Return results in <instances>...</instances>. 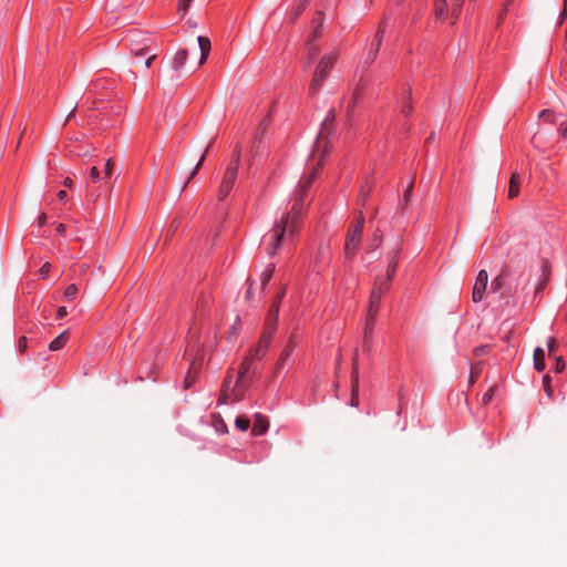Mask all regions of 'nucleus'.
<instances>
[{
  "mask_svg": "<svg viewBox=\"0 0 567 567\" xmlns=\"http://www.w3.org/2000/svg\"><path fill=\"white\" fill-rule=\"evenodd\" d=\"M305 194L297 193L293 206L289 213H286L275 223L270 230V238L267 246V252L270 257L275 256L281 247L286 237L292 236L298 226V218L305 207Z\"/></svg>",
  "mask_w": 567,
  "mask_h": 567,
  "instance_id": "obj_1",
  "label": "nucleus"
},
{
  "mask_svg": "<svg viewBox=\"0 0 567 567\" xmlns=\"http://www.w3.org/2000/svg\"><path fill=\"white\" fill-rule=\"evenodd\" d=\"M334 120L336 111L330 110L321 124L320 132L315 143L311 158L312 161L317 159L315 165H318V167L322 166V161L330 151L331 144L329 142V136L332 134Z\"/></svg>",
  "mask_w": 567,
  "mask_h": 567,
  "instance_id": "obj_2",
  "label": "nucleus"
},
{
  "mask_svg": "<svg viewBox=\"0 0 567 567\" xmlns=\"http://www.w3.org/2000/svg\"><path fill=\"white\" fill-rule=\"evenodd\" d=\"M363 226L364 216L362 213H360L355 220L350 224L347 233L344 244V255L347 259H353L357 255L362 240Z\"/></svg>",
  "mask_w": 567,
  "mask_h": 567,
  "instance_id": "obj_3",
  "label": "nucleus"
},
{
  "mask_svg": "<svg viewBox=\"0 0 567 567\" xmlns=\"http://www.w3.org/2000/svg\"><path fill=\"white\" fill-rule=\"evenodd\" d=\"M337 59V52H330L321 58L315 71L313 79L310 83V93L312 95L319 92L323 81L328 78L329 72L334 65Z\"/></svg>",
  "mask_w": 567,
  "mask_h": 567,
  "instance_id": "obj_4",
  "label": "nucleus"
},
{
  "mask_svg": "<svg viewBox=\"0 0 567 567\" xmlns=\"http://www.w3.org/2000/svg\"><path fill=\"white\" fill-rule=\"evenodd\" d=\"M238 171H236L235 165H228L226 168L221 185L219 187L218 199L224 200L230 193L234 187V184L237 178Z\"/></svg>",
  "mask_w": 567,
  "mask_h": 567,
  "instance_id": "obj_5",
  "label": "nucleus"
},
{
  "mask_svg": "<svg viewBox=\"0 0 567 567\" xmlns=\"http://www.w3.org/2000/svg\"><path fill=\"white\" fill-rule=\"evenodd\" d=\"M400 252H401V240H399L396 246L389 254L390 256H389V262H388V267H386V278L383 280H380V282H379V284H383L382 287L384 289L389 288V284L394 276V272H395V269L398 266V261H399Z\"/></svg>",
  "mask_w": 567,
  "mask_h": 567,
  "instance_id": "obj_6",
  "label": "nucleus"
},
{
  "mask_svg": "<svg viewBox=\"0 0 567 567\" xmlns=\"http://www.w3.org/2000/svg\"><path fill=\"white\" fill-rule=\"evenodd\" d=\"M351 406L357 408L359 405V367H358V352H354L352 359V374H351Z\"/></svg>",
  "mask_w": 567,
  "mask_h": 567,
  "instance_id": "obj_7",
  "label": "nucleus"
},
{
  "mask_svg": "<svg viewBox=\"0 0 567 567\" xmlns=\"http://www.w3.org/2000/svg\"><path fill=\"white\" fill-rule=\"evenodd\" d=\"M487 281L488 275L486 270L483 269L478 272L473 287L472 300L474 302H480L483 300L487 287Z\"/></svg>",
  "mask_w": 567,
  "mask_h": 567,
  "instance_id": "obj_8",
  "label": "nucleus"
},
{
  "mask_svg": "<svg viewBox=\"0 0 567 567\" xmlns=\"http://www.w3.org/2000/svg\"><path fill=\"white\" fill-rule=\"evenodd\" d=\"M271 339V332H264L257 346L250 349L249 351L251 358L261 359L266 354L267 349L270 346Z\"/></svg>",
  "mask_w": 567,
  "mask_h": 567,
  "instance_id": "obj_9",
  "label": "nucleus"
},
{
  "mask_svg": "<svg viewBox=\"0 0 567 567\" xmlns=\"http://www.w3.org/2000/svg\"><path fill=\"white\" fill-rule=\"evenodd\" d=\"M383 284H379L371 292L370 296V307H369V313L368 318L374 319L378 310H379V303L382 298L383 292L386 290L383 287Z\"/></svg>",
  "mask_w": 567,
  "mask_h": 567,
  "instance_id": "obj_10",
  "label": "nucleus"
},
{
  "mask_svg": "<svg viewBox=\"0 0 567 567\" xmlns=\"http://www.w3.org/2000/svg\"><path fill=\"white\" fill-rule=\"evenodd\" d=\"M324 22V16L321 11H318L316 16L312 19V31L308 38V43H313L316 40H318L321 37V30Z\"/></svg>",
  "mask_w": 567,
  "mask_h": 567,
  "instance_id": "obj_11",
  "label": "nucleus"
},
{
  "mask_svg": "<svg viewBox=\"0 0 567 567\" xmlns=\"http://www.w3.org/2000/svg\"><path fill=\"white\" fill-rule=\"evenodd\" d=\"M268 427H269L268 419L259 413L255 414L254 425H252V430H251L252 435H255V436L262 435L264 433L267 432Z\"/></svg>",
  "mask_w": 567,
  "mask_h": 567,
  "instance_id": "obj_12",
  "label": "nucleus"
},
{
  "mask_svg": "<svg viewBox=\"0 0 567 567\" xmlns=\"http://www.w3.org/2000/svg\"><path fill=\"white\" fill-rule=\"evenodd\" d=\"M319 169H320V167H318V165H315L312 167L311 173L306 178H303L301 181L300 188L298 190L299 193L305 194V195L307 194V192L310 188V186L312 185Z\"/></svg>",
  "mask_w": 567,
  "mask_h": 567,
  "instance_id": "obj_13",
  "label": "nucleus"
},
{
  "mask_svg": "<svg viewBox=\"0 0 567 567\" xmlns=\"http://www.w3.org/2000/svg\"><path fill=\"white\" fill-rule=\"evenodd\" d=\"M198 45L200 49V60L199 64H204L208 58L209 51H210V41L206 37H198L197 38Z\"/></svg>",
  "mask_w": 567,
  "mask_h": 567,
  "instance_id": "obj_14",
  "label": "nucleus"
},
{
  "mask_svg": "<svg viewBox=\"0 0 567 567\" xmlns=\"http://www.w3.org/2000/svg\"><path fill=\"white\" fill-rule=\"evenodd\" d=\"M385 28H386L385 20H382L379 23V25H378V29H377V32H375V35H374V40H373V43L371 45V49H373V50H375L378 52H379L381 43L383 41V37H384V33H385Z\"/></svg>",
  "mask_w": 567,
  "mask_h": 567,
  "instance_id": "obj_15",
  "label": "nucleus"
},
{
  "mask_svg": "<svg viewBox=\"0 0 567 567\" xmlns=\"http://www.w3.org/2000/svg\"><path fill=\"white\" fill-rule=\"evenodd\" d=\"M187 58H188L187 50L183 49V50L177 51L172 61V66H173L174 71H179L184 66Z\"/></svg>",
  "mask_w": 567,
  "mask_h": 567,
  "instance_id": "obj_16",
  "label": "nucleus"
},
{
  "mask_svg": "<svg viewBox=\"0 0 567 567\" xmlns=\"http://www.w3.org/2000/svg\"><path fill=\"white\" fill-rule=\"evenodd\" d=\"M255 360V358H251L250 354H248L245 360L243 361V363L240 364L239 367V371H238V379H237V382H236V386H238L239 384H241V382L244 381V378L245 375L247 374V372L249 371L250 369V365H251V361Z\"/></svg>",
  "mask_w": 567,
  "mask_h": 567,
  "instance_id": "obj_17",
  "label": "nucleus"
},
{
  "mask_svg": "<svg viewBox=\"0 0 567 567\" xmlns=\"http://www.w3.org/2000/svg\"><path fill=\"white\" fill-rule=\"evenodd\" d=\"M68 339H69L68 331L61 332L53 341H51V343L49 344V350L58 351V350L62 349L66 344Z\"/></svg>",
  "mask_w": 567,
  "mask_h": 567,
  "instance_id": "obj_18",
  "label": "nucleus"
},
{
  "mask_svg": "<svg viewBox=\"0 0 567 567\" xmlns=\"http://www.w3.org/2000/svg\"><path fill=\"white\" fill-rule=\"evenodd\" d=\"M534 367L537 371L545 370V351L543 348H536L534 351Z\"/></svg>",
  "mask_w": 567,
  "mask_h": 567,
  "instance_id": "obj_19",
  "label": "nucleus"
},
{
  "mask_svg": "<svg viewBox=\"0 0 567 567\" xmlns=\"http://www.w3.org/2000/svg\"><path fill=\"white\" fill-rule=\"evenodd\" d=\"M520 179L517 173H514L509 181L508 197L515 198L519 194Z\"/></svg>",
  "mask_w": 567,
  "mask_h": 567,
  "instance_id": "obj_20",
  "label": "nucleus"
},
{
  "mask_svg": "<svg viewBox=\"0 0 567 567\" xmlns=\"http://www.w3.org/2000/svg\"><path fill=\"white\" fill-rule=\"evenodd\" d=\"M293 347H295V343H293V338L291 337L288 341V344L286 347V349L282 351V353L280 354L279 357V360L276 364V369L277 371L280 370L282 368V365L285 364V361L288 359V357L290 355V353L292 352L293 350Z\"/></svg>",
  "mask_w": 567,
  "mask_h": 567,
  "instance_id": "obj_21",
  "label": "nucleus"
},
{
  "mask_svg": "<svg viewBox=\"0 0 567 567\" xmlns=\"http://www.w3.org/2000/svg\"><path fill=\"white\" fill-rule=\"evenodd\" d=\"M382 239L383 234L379 229H377L373 234L371 243H369L367 246V252L375 251L380 247Z\"/></svg>",
  "mask_w": 567,
  "mask_h": 567,
  "instance_id": "obj_22",
  "label": "nucleus"
},
{
  "mask_svg": "<svg viewBox=\"0 0 567 567\" xmlns=\"http://www.w3.org/2000/svg\"><path fill=\"white\" fill-rule=\"evenodd\" d=\"M231 394H234V398H230L229 392H226L225 390H221L218 404H227L229 402H235L240 400V395L235 394V389L231 390Z\"/></svg>",
  "mask_w": 567,
  "mask_h": 567,
  "instance_id": "obj_23",
  "label": "nucleus"
},
{
  "mask_svg": "<svg viewBox=\"0 0 567 567\" xmlns=\"http://www.w3.org/2000/svg\"><path fill=\"white\" fill-rule=\"evenodd\" d=\"M274 272H275V265L274 264L268 265L267 268L261 274V278H260L262 288L269 282Z\"/></svg>",
  "mask_w": 567,
  "mask_h": 567,
  "instance_id": "obj_24",
  "label": "nucleus"
},
{
  "mask_svg": "<svg viewBox=\"0 0 567 567\" xmlns=\"http://www.w3.org/2000/svg\"><path fill=\"white\" fill-rule=\"evenodd\" d=\"M401 113L405 116H410L412 113V104H411V91L406 92V96L401 105Z\"/></svg>",
  "mask_w": 567,
  "mask_h": 567,
  "instance_id": "obj_25",
  "label": "nucleus"
},
{
  "mask_svg": "<svg viewBox=\"0 0 567 567\" xmlns=\"http://www.w3.org/2000/svg\"><path fill=\"white\" fill-rule=\"evenodd\" d=\"M360 95H361V90L359 87H355L353 91V94L348 103V106H347V111H348L349 115L353 112V109H354L358 100L360 99Z\"/></svg>",
  "mask_w": 567,
  "mask_h": 567,
  "instance_id": "obj_26",
  "label": "nucleus"
},
{
  "mask_svg": "<svg viewBox=\"0 0 567 567\" xmlns=\"http://www.w3.org/2000/svg\"><path fill=\"white\" fill-rule=\"evenodd\" d=\"M447 10L446 0H437L435 6V16L439 19H442L445 16V12Z\"/></svg>",
  "mask_w": 567,
  "mask_h": 567,
  "instance_id": "obj_27",
  "label": "nucleus"
},
{
  "mask_svg": "<svg viewBox=\"0 0 567 567\" xmlns=\"http://www.w3.org/2000/svg\"><path fill=\"white\" fill-rule=\"evenodd\" d=\"M279 308L278 302H272L269 309L268 317L274 319L272 329H276L278 315H279Z\"/></svg>",
  "mask_w": 567,
  "mask_h": 567,
  "instance_id": "obj_28",
  "label": "nucleus"
},
{
  "mask_svg": "<svg viewBox=\"0 0 567 567\" xmlns=\"http://www.w3.org/2000/svg\"><path fill=\"white\" fill-rule=\"evenodd\" d=\"M78 287L76 285L72 284L70 286H68L64 290V298L66 300H74L78 296Z\"/></svg>",
  "mask_w": 567,
  "mask_h": 567,
  "instance_id": "obj_29",
  "label": "nucleus"
},
{
  "mask_svg": "<svg viewBox=\"0 0 567 567\" xmlns=\"http://www.w3.org/2000/svg\"><path fill=\"white\" fill-rule=\"evenodd\" d=\"M310 0H299L298 6L291 12V20H296L299 14L305 10L306 6Z\"/></svg>",
  "mask_w": 567,
  "mask_h": 567,
  "instance_id": "obj_30",
  "label": "nucleus"
},
{
  "mask_svg": "<svg viewBox=\"0 0 567 567\" xmlns=\"http://www.w3.org/2000/svg\"><path fill=\"white\" fill-rule=\"evenodd\" d=\"M548 276H549L548 266H547V264H544L543 265V278L536 287V292H539L545 287Z\"/></svg>",
  "mask_w": 567,
  "mask_h": 567,
  "instance_id": "obj_31",
  "label": "nucleus"
},
{
  "mask_svg": "<svg viewBox=\"0 0 567 567\" xmlns=\"http://www.w3.org/2000/svg\"><path fill=\"white\" fill-rule=\"evenodd\" d=\"M205 161V154H203L198 161V163L196 164L195 168L192 171V173L189 174L187 181L185 182L183 188L186 187V185L195 177V175L198 173V171L200 169V167L203 166V163Z\"/></svg>",
  "mask_w": 567,
  "mask_h": 567,
  "instance_id": "obj_32",
  "label": "nucleus"
},
{
  "mask_svg": "<svg viewBox=\"0 0 567 567\" xmlns=\"http://www.w3.org/2000/svg\"><path fill=\"white\" fill-rule=\"evenodd\" d=\"M205 161V154H203L198 161V163L196 164L195 168L192 171V173L189 174L187 181L185 182L183 188L186 187V185L195 177V175L198 173V171L200 169V167L203 166V163Z\"/></svg>",
  "mask_w": 567,
  "mask_h": 567,
  "instance_id": "obj_33",
  "label": "nucleus"
},
{
  "mask_svg": "<svg viewBox=\"0 0 567 567\" xmlns=\"http://www.w3.org/2000/svg\"><path fill=\"white\" fill-rule=\"evenodd\" d=\"M203 365V357H196L193 359V361L190 362V365H189V371L190 372H194V373H197L199 372L200 368Z\"/></svg>",
  "mask_w": 567,
  "mask_h": 567,
  "instance_id": "obj_34",
  "label": "nucleus"
},
{
  "mask_svg": "<svg viewBox=\"0 0 567 567\" xmlns=\"http://www.w3.org/2000/svg\"><path fill=\"white\" fill-rule=\"evenodd\" d=\"M235 424L239 430L247 431L250 425V421L245 416H238Z\"/></svg>",
  "mask_w": 567,
  "mask_h": 567,
  "instance_id": "obj_35",
  "label": "nucleus"
},
{
  "mask_svg": "<svg viewBox=\"0 0 567 567\" xmlns=\"http://www.w3.org/2000/svg\"><path fill=\"white\" fill-rule=\"evenodd\" d=\"M550 377L548 374H545L544 378H543V386H544V390L546 392V394L550 398L553 396V389H551V385H550Z\"/></svg>",
  "mask_w": 567,
  "mask_h": 567,
  "instance_id": "obj_36",
  "label": "nucleus"
},
{
  "mask_svg": "<svg viewBox=\"0 0 567 567\" xmlns=\"http://www.w3.org/2000/svg\"><path fill=\"white\" fill-rule=\"evenodd\" d=\"M196 378H197V373H194V372H190L188 370L186 377H185V380H184V385L186 389L190 388L195 381H196Z\"/></svg>",
  "mask_w": 567,
  "mask_h": 567,
  "instance_id": "obj_37",
  "label": "nucleus"
},
{
  "mask_svg": "<svg viewBox=\"0 0 567 567\" xmlns=\"http://www.w3.org/2000/svg\"><path fill=\"white\" fill-rule=\"evenodd\" d=\"M371 192V186L365 184L361 187V192H360V198H361V204L362 205H365L367 200H368V197H369V194Z\"/></svg>",
  "mask_w": 567,
  "mask_h": 567,
  "instance_id": "obj_38",
  "label": "nucleus"
},
{
  "mask_svg": "<svg viewBox=\"0 0 567 567\" xmlns=\"http://www.w3.org/2000/svg\"><path fill=\"white\" fill-rule=\"evenodd\" d=\"M239 162H240V146L237 145L235 147V151H234V154H233V157H231V162H230L229 165H235L236 171H238Z\"/></svg>",
  "mask_w": 567,
  "mask_h": 567,
  "instance_id": "obj_39",
  "label": "nucleus"
},
{
  "mask_svg": "<svg viewBox=\"0 0 567 567\" xmlns=\"http://www.w3.org/2000/svg\"><path fill=\"white\" fill-rule=\"evenodd\" d=\"M413 187H414V179H412L410 182V184L408 185V187H406V189L404 192V203H405V205H409L411 203Z\"/></svg>",
  "mask_w": 567,
  "mask_h": 567,
  "instance_id": "obj_40",
  "label": "nucleus"
},
{
  "mask_svg": "<svg viewBox=\"0 0 567 567\" xmlns=\"http://www.w3.org/2000/svg\"><path fill=\"white\" fill-rule=\"evenodd\" d=\"M134 58H141L150 54V49L147 47L132 49L131 50Z\"/></svg>",
  "mask_w": 567,
  "mask_h": 567,
  "instance_id": "obj_41",
  "label": "nucleus"
},
{
  "mask_svg": "<svg viewBox=\"0 0 567 567\" xmlns=\"http://www.w3.org/2000/svg\"><path fill=\"white\" fill-rule=\"evenodd\" d=\"M504 285V276L498 275L493 281H492V289L493 291H498Z\"/></svg>",
  "mask_w": 567,
  "mask_h": 567,
  "instance_id": "obj_42",
  "label": "nucleus"
},
{
  "mask_svg": "<svg viewBox=\"0 0 567 567\" xmlns=\"http://www.w3.org/2000/svg\"><path fill=\"white\" fill-rule=\"evenodd\" d=\"M193 0H179L178 2V11L184 16L186 14L190 3Z\"/></svg>",
  "mask_w": 567,
  "mask_h": 567,
  "instance_id": "obj_43",
  "label": "nucleus"
},
{
  "mask_svg": "<svg viewBox=\"0 0 567 567\" xmlns=\"http://www.w3.org/2000/svg\"><path fill=\"white\" fill-rule=\"evenodd\" d=\"M495 390H496V385H493L488 391H486L484 393L483 399H482L484 404H488L491 402V400L494 396Z\"/></svg>",
  "mask_w": 567,
  "mask_h": 567,
  "instance_id": "obj_44",
  "label": "nucleus"
},
{
  "mask_svg": "<svg viewBox=\"0 0 567 567\" xmlns=\"http://www.w3.org/2000/svg\"><path fill=\"white\" fill-rule=\"evenodd\" d=\"M114 169V162L112 158L107 159L104 168V178L107 179Z\"/></svg>",
  "mask_w": 567,
  "mask_h": 567,
  "instance_id": "obj_45",
  "label": "nucleus"
},
{
  "mask_svg": "<svg viewBox=\"0 0 567 567\" xmlns=\"http://www.w3.org/2000/svg\"><path fill=\"white\" fill-rule=\"evenodd\" d=\"M90 177L93 183H97L101 179V173L97 167H95V166L91 167Z\"/></svg>",
  "mask_w": 567,
  "mask_h": 567,
  "instance_id": "obj_46",
  "label": "nucleus"
},
{
  "mask_svg": "<svg viewBox=\"0 0 567 567\" xmlns=\"http://www.w3.org/2000/svg\"><path fill=\"white\" fill-rule=\"evenodd\" d=\"M377 55H378V51L373 50V49H370L368 54H367V58L364 60V63L367 65H370L371 63L374 62V60L377 59Z\"/></svg>",
  "mask_w": 567,
  "mask_h": 567,
  "instance_id": "obj_47",
  "label": "nucleus"
},
{
  "mask_svg": "<svg viewBox=\"0 0 567 567\" xmlns=\"http://www.w3.org/2000/svg\"><path fill=\"white\" fill-rule=\"evenodd\" d=\"M318 53H319L318 47L311 44L309 48V51H308V62H311L313 59H316Z\"/></svg>",
  "mask_w": 567,
  "mask_h": 567,
  "instance_id": "obj_48",
  "label": "nucleus"
},
{
  "mask_svg": "<svg viewBox=\"0 0 567 567\" xmlns=\"http://www.w3.org/2000/svg\"><path fill=\"white\" fill-rule=\"evenodd\" d=\"M373 322H374V319L368 318L367 327H365V333H364V339L365 340H368L371 337V334H372Z\"/></svg>",
  "mask_w": 567,
  "mask_h": 567,
  "instance_id": "obj_49",
  "label": "nucleus"
},
{
  "mask_svg": "<svg viewBox=\"0 0 567 567\" xmlns=\"http://www.w3.org/2000/svg\"><path fill=\"white\" fill-rule=\"evenodd\" d=\"M564 369H565V361H564V359L561 357L556 358L555 371L557 373H560V372L564 371Z\"/></svg>",
  "mask_w": 567,
  "mask_h": 567,
  "instance_id": "obj_50",
  "label": "nucleus"
},
{
  "mask_svg": "<svg viewBox=\"0 0 567 567\" xmlns=\"http://www.w3.org/2000/svg\"><path fill=\"white\" fill-rule=\"evenodd\" d=\"M488 352V346H480L474 349V354L477 357L484 355Z\"/></svg>",
  "mask_w": 567,
  "mask_h": 567,
  "instance_id": "obj_51",
  "label": "nucleus"
},
{
  "mask_svg": "<svg viewBox=\"0 0 567 567\" xmlns=\"http://www.w3.org/2000/svg\"><path fill=\"white\" fill-rule=\"evenodd\" d=\"M547 347H548V354L551 355L555 352L556 347H557L556 340L554 338H549V340L547 342Z\"/></svg>",
  "mask_w": 567,
  "mask_h": 567,
  "instance_id": "obj_52",
  "label": "nucleus"
},
{
  "mask_svg": "<svg viewBox=\"0 0 567 567\" xmlns=\"http://www.w3.org/2000/svg\"><path fill=\"white\" fill-rule=\"evenodd\" d=\"M50 268H51L50 262L43 264V266L40 269V275H41L42 278L47 277L48 272L50 271Z\"/></svg>",
  "mask_w": 567,
  "mask_h": 567,
  "instance_id": "obj_53",
  "label": "nucleus"
},
{
  "mask_svg": "<svg viewBox=\"0 0 567 567\" xmlns=\"http://www.w3.org/2000/svg\"><path fill=\"white\" fill-rule=\"evenodd\" d=\"M285 293H286V286H284L282 289L278 292L274 302H278V306H280V301L284 299Z\"/></svg>",
  "mask_w": 567,
  "mask_h": 567,
  "instance_id": "obj_54",
  "label": "nucleus"
},
{
  "mask_svg": "<svg viewBox=\"0 0 567 567\" xmlns=\"http://www.w3.org/2000/svg\"><path fill=\"white\" fill-rule=\"evenodd\" d=\"M272 323H274V319L268 317L267 322H266V329L264 332H271V334H272L275 331V329H272Z\"/></svg>",
  "mask_w": 567,
  "mask_h": 567,
  "instance_id": "obj_55",
  "label": "nucleus"
},
{
  "mask_svg": "<svg viewBox=\"0 0 567 567\" xmlns=\"http://www.w3.org/2000/svg\"><path fill=\"white\" fill-rule=\"evenodd\" d=\"M480 373V364L475 365L472 368V371H471V374H472V378H471V383H474L475 382V378L476 375Z\"/></svg>",
  "mask_w": 567,
  "mask_h": 567,
  "instance_id": "obj_56",
  "label": "nucleus"
},
{
  "mask_svg": "<svg viewBox=\"0 0 567 567\" xmlns=\"http://www.w3.org/2000/svg\"><path fill=\"white\" fill-rule=\"evenodd\" d=\"M156 59V54L155 53H152V54H148L146 60H145V66L146 68H151L153 61Z\"/></svg>",
  "mask_w": 567,
  "mask_h": 567,
  "instance_id": "obj_57",
  "label": "nucleus"
},
{
  "mask_svg": "<svg viewBox=\"0 0 567 567\" xmlns=\"http://www.w3.org/2000/svg\"><path fill=\"white\" fill-rule=\"evenodd\" d=\"M25 348H27V338L25 337H21L19 339V350L21 352H23L25 350Z\"/></svg>",
  "mask_w": 567,
  "mask_h": 567,
  "instance_id": "obj_58",
  "label": "nucleus"
},
{
  "mask_svg": "<svg viewBox=\"0 0 567 567\" xmlns=\"http://www.w3.org/2000/svg\"><path fill=\"white\" fill-rule=\"evenodd\" d=\"M58 318L62 319L68 315V310L65 307H60L56 311Z\"/></svg>",
  "mask_w": 567,
  "mask_h": 567,
  "instance_id": "obj_59",
  "label": "nucleus"
},
{
  "mask_svg": "<svg viewBox=\"0 0 567 567\" xmlns=\"http://www.w3.org/2000/svg\"><path fill=\"white\" fill-rule=\"evenodd\" d=\"M460 12H461V9L457 8V2L454 1L453 9H452V17L455 19L458 18Z\"/></svg>",
  "mask_w": 567,
  "mask_h": 567,
  "instance_id": "obj_60",
  "label": "nucleus"
},
{
  "mask_svg": "<svg viewBox=\"0 0 567 567\" xmlns=\"http://www.w3.org/2000/svg\"><path fill=\"white\" fill-rule=\"evenodd\" d=\"M221 390H225L226 392L230 391V377L226 378V380L223 383Z\"/></svg>",
  "mask_w": 567,
  "mask_h": 567,
  "instance_id": "obj_61",
  "label": "nucleus"
},
{
  "mask_svg": "<svg viewBox=\"0 0 567 567\" xmlns=\"http://www.w3.org/2000/svg\"><path fill=\"white\" fill-rule=\"evenodd\" d=\"M559 132L564 137H567V123L560 124Z\"/></svg>",
  "mask_w": 567,
  "mask_h": 567,
  "instance_id": "obj_62",
  "label": "nucleus"
},
{
  "mask_svg": "<svg viewBox=\"0 0 567 567\" xmlns=\"http://www.w3.org/2000/svg\"><path fill=\"white\" fill-rule=\"evenodd\" d=\"M45 221H47V215L43 213L39 216L38 224L40 227H42V226H44Z\"/></svg>",
  "mask_w": 567,
  "mask_h": 567,
  "instance_id": "obj_63",
  "label": "nucleus"
},
{
  "mask_svg": "<svg viewBox=\"0 0 567 567\" xmlns=\"http://www.w3.org/2000/svg\"><path fill=\"white\" fill-rule=\"evenodd\" d=\"M566 16H567V0H564V9L560 14V22L565 19Z\"/></svg>",
  "mask_w": 567,
  "mask_h": 567,
  "instance_id": "obj_64",
  "label": "nucleus"
}]
</instances>
